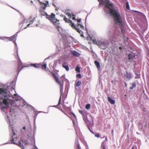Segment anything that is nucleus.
<instances>
[{"mask_svg": "<svg viewBox=\"0 0 149 149\" xmlns=\"http://www.w3.org/2000/svg\"><path fill=\"white\" fill-rule=\"evenodd\" d=\"M101 4L104 3V12L106 15L109 14L113 17L115 23L119 25L121 28V31L118 27H114L108 32L109 40L111 42L117 39L120 36L124 40H127L125 37V33L126 31V22L124 18L120 14L119 11L115 5L113 4L109 0H101Z\"/></svg>", "mask_w": 149, "mask_h": 149, "instance_id": "obj_1", "label": "nucleus"}, {"mask_svg": "<svg viewBox=\"0 0 149 149\" xmlns=\"http://www.w3.org/2000/svg\"><path fill=\"white\" fill-rule=\"evenodd\" d=\"M15 84V81H13L9 85L0 84V109L3 112L9 109V112H13L17 109L19 105H26L24 101L22 104H18L17 102H20L21 100H19L20 97L14 93Z\"/></svg>", "mask_w": 149, "mask_h": 149, "instance_id": "obj_2", "label": "nucleus"}, {"mask_svg": "<svg viewBox=\"0 0 149 149\" xmlns=\"http://www.w3.org/2000/svg\"><path fill=\"white\" fill-rule=\"evenodd\" d=\"M55 15L54 14L52 13L51 15L48 17V18L51 23H53L56 26V29L62 35H64L65 34L64 31H63L62 28L58 25L59 21L55 18Z\"/></svg>", "mask_w": 149, "mask_h": 149, "instance_id": "obj_3", "label": "nucleus"}, {"mask_svg": "<svg viewBox=\"0 0 149 149\" xmlns=\"http://www.w3.org/2000/svg\"><path fill=\"white\" fill-rule=\"evenodd\" d=\"M15 135L14 132L13 130H12L11 134L10 135L11 137L10 141L12 143L17 145L20 147L22 149H24V147L23 146L24 143L23 141L21 140H19L17 137H14Z\"/></svg>", "mask_w": 149, "mask_h": 149, "instance_id": "obj_4", "label": "nucleus"}, {"mask_svg": "<svg viewBox=\"0 0 149 149\" xmlns=\"http://www.w3.org/2000/svg\"><path fill=\"white\" fill-rule=\"evenodd\" d=\"M109 44L108 41L106 40H100L97 41V45L101 49H106Z\"/></svg>", "mask_w": 149, "mask_h": 149, "instance_id": "obj_5", "label": "nucleus"}, {"mask_svg": "<svg viewBox=\"0 0 149 149\" xmlns=\"http://www.w3.org/2000/svg\"><path fill=\"white\" fill-rule=\"evenodd\" d=\"M83 116V119L85 121L88 122L93 120V119L91 114L88 112H81Z\"/></svg>", "mask_w": 149, "mask_h": 149, "instance_id": "obj_6", "label": "nucleus"}, {"mask_svg": "<svg viewBox=\"0 0 149 149\" xmlns=\"http://www.w3.org/2000/svg\"><path fill=\"white\" fill-rule=\"evenodd\" d=\"M52 76L54 78L56 82L60 86V92L61 95L63 93V81H62V83H61L59 80L58 78L55 75L54 73H52Z\"/></svg>", "mask_w": 149, "mask_h": 149, "instance_id": "obj_7", "label": "nucleus"}, {"mask_svg": "<svg viewBox=\"0 0 149 149\" xmlns=\"http://www.w3.org/2000/svg\"><path fill=\"white\" fill-rule=\"evenodd\" d=\"M70 25L72 27L73 29H75L80 34L81 36L82 37H84V36L83 35V33L82 31H81L79 28H77L76 27L74 24L73 23L72 21L70 22Z\"/></svg>", "mask_w": 149, "mask_h": 149, "instance_id": "obj_8", "label": "nucleus"}, {"mask_svg": "<svg viewBox=\"0 0 149 149\" xmlns=\"http://www.w3.org/2000/svg\"><path fill=\"white\" fill-rule=\"evenodd\" d=\"M17 33L18 32L16 33L13 36H11L9 38H8L9 40L10 41H12L14 40V41H13V43L15 44V48L16 49L17 53L18 50H17V43L15 42V41L16 39V37L17 36Z\"/></svg>", "mask_w": 149, "mask_h": 149, "instance_id": "obj_9", "label": "nucleus"}, {"mask_svg": "<svg viewBox=\"0 0 149 149\" xmlns=\"http://www.w3.org/2000/svg\"><path fill=\"white\" fill-rule=\"evenodd\" d=\"M17 56L18 57L19 61L18 62V67L17 68H16L15 69L16 71L17 72V76L18 75L19 72L23 68V65L22 63L21 62V61L18 56V53H17Z\"/></svg>", "mask_w": 149, "mask_h": 149, "instance_id": "obj_10", "label": "nucleus"}, {"mask_svg": "<svg viewBox=\"0 0 149 149\" xmlns=\"http://www.w3.org/2000/svg\"><path fill=\"white\" fill-rule=\"evenodd\" d=\"M47 3H43V4L41 6V8H40V12L41 13L42 12H44V10H45L46 7L48 5H49V2L48 1H47L46 2Z\"/></svg>", "mask_w": 149, "mask_h": 149, "instance_id": "obj_11", "label": "nucleus"}, {"mask_svg": "<svg viewBox=\"0 0 149 149\" xmlns=\"http://www.w3.org/2000/svg\"><path fill=\"white\" fill-rule=\"evenodd\" d=\"M27 136L28 137V138L24 141V143L26 144H29L31 143L32 141L33 140V139L32 138H30V136L28 135Z\"/></svg>", "mask_w": 149, "mask_h": 149, "instance_id": "obj_12", "label": "nucleus"}, {"mask_svg": "<svg viewBox=\"0 0 149 149\" xmlns=\"http://www.w3.org/2000/svg\"><path fill=\"white\" fill-rule=\"evenodd\" d=\"M5 113L7 115V118H8V120H9V125H12V124H11V119H12V118H11L12 116L11 114V112H5Z\"/></svg>", "mask_w": 149, "mask_h": 149, "instance_id": "obj_13", "label": "nucleus"}, {"mask_svg": "<svg viewBox=\"0 0 149 149\" xmlns=\"http://www.w3.org/2000/svg\"><path fill=\"white\" fill-rule=\"evenodd\" d=\"M134 57V55L133 54H129L128 56V58L130 62L132 61Z\"/></svg>", "mask_w": 149, "mask_h": 149, "instance_id": "obj_14", "label": "nucleus"}, {"mask_svg": "<svg viewBox=\"0 0 149 149\" xmlns=\"http://www.w3.org/2000/svg\"><path fill=\"white\" fill-rule=\"evenodd\" d=\"M26 109L29 110L30 111H33L34 112H42V111H36L35 110L34 108L31 105H29V104H27L26 106Z\"/></svg>", "mask_w": 149, "mask_h": 149, "instance_id": "obj_15", "label": "nucleus"}, {"mask_svg": "<svg viewBox=\"0 0 149 149\" xmlns=\"http://www.w3.org/2000/svg\"><path fill=\"white\" fill-rule=\"evenodd\" d=\"M107 99L108 101L111 104H113L115 103V101L114 100L111 98L110 97L108 96L107 97Z\"/></svg>", "mask_w": 149, "mask_h": 149, "instance_id": "obj_16", "label": "nucleus"}, {"mask_svg": "<svg viewBox=\"0 0 149 149\" xmlns=\"http://www.w3.org/2000/svg\"><path fill=\"white\" fill-rule=\"evenodd\" d=\"M62 66L65 68L67 71H68L69 70V67L66 63H63L62 64Z\"/></svg>", "mask_w": 149, "mask_h": 149, "instance_id": "obj_17", "label": "nucleus"}, {"mask_svg": "<svg viewBox=\"0 0 149 149\" xmlns=\"http://www.w3.org/2000/svg\"><path fill=\"white\" fill-rule=\"evenodd\" d=\"M72 54L74 56L76 57H79L81 55L79 53L75 51H74L72 52Z\"/></svg>", "mask_w": 149, "mask_h": 149, "instance_id": "obj_18", "label": "nucleus"}, {"mask_svg": "<svg viewBox=\"0 0 149 149\" xmlns=\"http://www.w3.org/2000/svg\"><path fill=\"white\" fill-rule=\"evenodd\" d=\"M125 75L126 77V78L129 80H130L131 78V75L130 73H128L127 72L125 74Z\"/></svg>", "mask_w": 149, "mask_h": 149, "instance_id": "obj_19", "label": "nucleus"}, {"mask_svg": "<svg viewBox=\"0 0 149 149\" xmlns=\"http://www.w3.org/2000/svg\"><path fill=\"white\" fill-rule=\"evenodd\" d=\"M94 63L96 65L97 68L99 70L100 69V64L99 62L97 61H94Z\"/></svg>", "mask_w": 149, "mask_h": 149, "instance_id": "obj_20", "label": "nucleus"}, {"mask_svg": "<svg viewBox=\"0 0 149 149\" xmlns=\"http://www.w3.org/2000/svg\"><path fill=\"white\" fill-rule=\"evenodd\" d=\"M2 40L5 41H8L9 40L8 37H0V40Z\"/></svg>", "mask_w": 149, "mask_h": 149, "instance_id": "obj_21", "label": "nucleus"}, {"mask_svg": "<svg viewBox=\"0 0 149 149\" xmlns=\"http://www.w3.org/2000/svg\"><path fill=\"white\" fill-rule=\"evenodd\" d=\"M132 86L130 87L131 90H133L134 88H136V84L135 82H133L132 84Z\"/></svg>", "mask_w": 149, "mask_h": 149, "instance_id": "obj_22", "label": "nucleus"}, {"mask_svg": "<svg viewBox=\"0 0 149 149\" xmlns=\"http://www.w3.org/2000/svg\"><path fill=\"white\" fill-rule=\"evenodd\" d=\"M40 64V67L41 66L42 68V69H44L45 70L47 68V65L46 64H44V65H42L41 64Z\"/></svg>", "mask_w": 149, "mask_h": 149, "instance_id": "obj_23", "label": "nucleus"}, {"mask_svg": "<svg viewBox=\"0 0 149 149\" xmlns=\"http://www.w3.org/2000/svg\"><path fill=\"white\" fill-rule=\"evenodd\" d=\"M80 68L78 66V65H77L75 69L76 71L77 72H80Z\"/></svg>", "mask_w": 149, "mask_h": 149, "instance_id": "obj_24", "label": "nucleus"}, {"mask_svg": "<svg viewBox=\"0 0 149 149\" xmlns=\"http://www.w3.org/2000/svg\"><path fill=\"white\" fill-rule=\"evenodd\" d=\"M77 28H79V27H80V28H81L82 29H84V26L81 25V24H80L78 23L77 26Z\"/></svg>", "mask_w": 149, "mask_h": 149, "instance_id": "obj_25", "label": "nucleus"}, {"mask_svg": "<svg viewBox=\"0 0 149 149\" xmlns=\"http://www.w3.org/2000/svg\"><path fill=\"white\" fill-rule=\"evenodd\" d=\"M40 64H31V65L33 66L36 68H38L40 67Z\"/></svg>", "mask_w": 149, "mask_h": 149, "instance_id": "obj_26", "label": "nucleus"}, {"mask_svg": "<svg viewBox=\"0 0 149 149\" xmlns=\"http://www.w3.org/2000/svg\"><path fill=\"white\" fill-rule=\"evenodd\" d=\"M81 84V82L80 81H78L76 84L75 86L78 87Z\"/></svg>", "mask_w": 149, "mask_h": 149, "instance_id": "obj_27", "label": "nucleus"}, {"mask_svg": "<svg viewBox=\"0 0 149 149\" xmlns=\"http://www.w3.org/2000/svg\"><path fill=\"white\" fill-rule=\"evenodd\" d=\"M69 114L70 115V116H68V117L70 118H71L70 116H73L74 118L76 117L75 115L72 112H70Z\"/></svg>", "mask_w": 149, "mask_h": 149, "instance_id": "obj_28", "label": "nucleus"}, {"mask_svg": "<svg viewBox=\"0 0 149 149\" xmlns=\"http://www.w3.org/2000/svg\"><path fill=\"white\" fill-rule=\"evenodd\" d=\"M64 20L65 21V22L69 23L71 21L69 19H68L66 17H64Z\"/></svg>", "mask_w": 149, "mask_h": 149, "instance_id": "obj_29", "label": "nucleus"}, {"mask_svg": "<svg viewBox=\"0 0 149 149\" xmlns=\"http://www.w3.org/2000/svg\"><path fill=\"white\" fill-rule=\"evenodd\" d=\"M91 107V105L90 104H86L85 106V108L87 109H89Z\"/></svg>", "mask_w": 149, "mask_h": 149, "instance_id": "obj_30", "label": "nucleus"}, {"mask_svg": "<svg viewBox=\"0 0 149 149\" xmlns=\"http://www.w3.org/2000/svg\"><path fill=\"white\" fill-rule=\"evenodd\" d=\"M35 19V18H34L33 19V20H32V21H31L30 22V23L29 24L27 25V27H28L29 26V25L30 24H32L33 22H34V19Z\"/></svg>", "mask_w": 149, "mask_h": 149, "instance_id": "obj_31", "label": "nucleus"}, {"mask_svg": "<svg viewBox=\"0 0 149 149\" xmlns=\"http://www.w3.org/2000/svg\"><path fill=\"white\" fill-rule=\"evenodd\" d=\"M28 22V21L27 20H26L25 18H23V19L22 21V22L21 23V24H23L24 23H27Z\"/></svg>", "mask_w": 149, "mask_h": 149, "instance_id": "obj_32", "label": "nucleus"}, {"mask_svg": "<svg viewBox=\"0 0 149 149\" xmlns=\"http://www.w3.org/2000/svg\"><path fill=\"white\" fill-rule=\"evenodd\" d=\"M126 8L127 10L130 9V6L129 5L128 2H127L126 3Z\"/></svg>", "mask_w": 149, "mask_h": 149, "instance_id": "obj_33", "label": "nucleus"}, {"mask_svg": "<svg viewBox=\"0 0 149 149\" xmlns=\"http://www.w3.org/2000/svg\"><path fill=\"white\" fill-rule=\"evenodd\" d=\"M81 77V75L80 74H77L76 75V77Z\"/></svg>", "mask_w": 149, "mask_h": 149, "instance_id": "obj_34", "label": "nucleus"}, {"mask_svg": "<svg viewBox=\"0 0 149 149\" xmlns=\"http://www.w3.org/2000/svg\"><path fill=\"white\" fill-rule=\"evenodd\" d=\"M61 97L59 99L58 103V105H60L61 104Z\"/></svg>", "mask_w": 149, "mask_h": 149, "instance_id": "obj_35", "label": "nucleus"}, {"mask_svg": "<svg viewBox=\"0 0 149 149\" xmlns=\"http://www.w3.org/2000/svg\"><path fill=\"white\" fill-rule=\"evenodd\" d=\"M95 137L99 138L100 137V135L99 134L97 133L95 135Z\"/></svg>", "mask_w": 149, "mask_h": 149, "instance_id": "obj_36", "label": "nucleus"}, {"mask_svg": "<svg viewBox=\"0 0 149 149\" xmlns=\"http://www.w3.org/2000/svg\"><path fill=\"white\" fill-rule=\"evenodd\" d=\"M76 20L77 21L78 23H80L81 21V19H77Z\"/></svg>", "mask_w": 149, "mask_h": 149, "instance_id": "obj_37", "label": "nucleus"}, {"mask_svg": "<svg viewBox=\"0 0 149 149\" xmlns=\"http://www.w3.org/2000/svg\"><path fill=\"white\" fill-rule=\"evenodd\" d=\"M93 42H94V44L96 43V44L97 45V41H96L95 40H93Z\"/></svg>", "mask_w": 149, "mask_h": 149, "instance_id": "obj_38", "label": "nucleus"}, {"mask_svg": "<svg viewBox=\"0 0 149 149\" xmlns=\"http://www.w3.org/2000/svg\"><path fill=\"white\" fill-rule=\"evenodd\" d=\"M55 107V106H49V107H48V109H49L50 107Z\"/></svg>", "mask_w": 149, "mask_h": 149, "instance_id": "obj_39", "label": "nucleus"}, {"mask_svg": "<svg viewBox=\"0 0 149 149\" xmlns=\"http://www.w3.org/2000/svg\"><path fill=\"white\" fill-rule=\"evenodd\" d=\"M53 5L55 7H56V6L54 3H52Z\"/></svg>", "mask_w": 149, "mask_h": 149, "instance_id": "obj_40", "label": "nucleus"}, {"mask_svg": "<svg viewBox=\"0 0 149 149\" xmlns=\"http://www.w3.org/2000/svg\"><path fill=\"white\" fill-rule=\"evenodd\" d=\"M34 149H38L37 148L36 146H34Z\"/></svg>", "mask_w": 149, "mask_h": 149, "instance_id": "obj_41", "label": "nucleus"}, {"mask_svg": "<svg viewBox=\"0 0 149 149\" xmlns=\"http://www.w3.org/2000/svg\"><path fill=\"white\" fill-rule=\"evenodd\" d=\"M23 129L24 130H25V129H26L25 127L24 126V127H23Z\"/></svg>", "mask_w": 149, "mask_h": 149, "instance_id": "obj_42", "label": "nucleus"}, {"mask_svg": "<svg viewBox=\"0 0 149 149\" xmlns=\"http://www.w3.org/2000/svg\"><path fill=\"white\" fill-rule=\"evenodd\" d=\"M49 57H48L47 58H46L45 59V60H46V59H48V58H49Z\"/></svg>", "mask_w": 149, "mask_h": 149, "instance_id": "obj_43", "label": "nucleus"}, {"mask_svg": "<svg viewBox=\"0 0 149 149\" xmlns=\"http://www.w3.org/2000/svg\"><path fill=\"white\" fill-rule=\"evenodd\" d=\"M71 15L70 14V13H69L68 14V16H70Z\"/></svg>", "mask_w": 149, "mask_h": 149, "instance_id": "obj_44", "label": "nucleus"}, {"mask_svg": "<svg viewBox=\"0 0 149 149\" xmlns=\"http://www.w3.org/2000/svg\"><path fill=\"white\" fill-rule=\"evenodd\" d=\"M134 147L133 146L132 148V149H134Z\"/></svg>", "mask_w": 149, "mask_h": 149, "instance_id": "obj_45", "label": "nucleus"}, {"mask_svg": "<svg viewBox=\"0 0 149 149\" xmlns=\"http://www.w3.org/2000/svg\"><path fill=\"white\" fill-rule=\"evenodd\" d=\"M72 19L73 20H74V19L76 20V19H75V17L73 18Z\"/></svg>", "mask_w": 149, "mask_h": 149, "instance_id": "obj_46", "label": "nucleus"}, {"mask_svg": "<svg viewBox=\"0 0 149 149\" xmlns=\"http://www.w3.org/2000/svg\"><path fill=\"white\" fill-rule=\"evenodd\" d=\"M79 112H82V111L79 110Z\"/></svg>", "mask_w": 149, "mask_h": 149, "instance_id": "obj_47", "label": "nucleus"}, {"mask_svg": "<svg viewBox=\"0 0 149 149\" xmlns=\"http://www.w3.org/2000/svg\"><path fill=\"white\" fill-rule=\"evenodd\" d=\"M112 134H113V130H112Z\"/></svg>", "mask_w": 149, "mask_h": 149, "instance_id": "obj_48", "label": "nucleus"}, {"mask_svg": "<svg viewBox=\"0 0 149 149\" xmlns=\"http://www.w3.org/2000/svg\"><path fill=\"white\" fill-rule=\"evenodd\" d=\"M31 2L32 3H33V1H31Z\"/></svg>", "mask_w": 149, "mask_h": 149, "instance_id": "obj_49", "label": "nucleus"}, {"mask_svg": "<svg viewBox=\"0 0 149 149\" xmlns=\"http://www.w3.org/2000/svg\"><path fill=\"white\" fill-rule=\"evenodd\" d=\"M120 49H122V48L120 47Z\"/></svg>", "mask_w": 149, "mask_h": 149, "instance_id": "obj_50", "label": "nucleus"}, {"mask_svg": "<svg viewBox=\"0 0 149 149\" xmlns=\"http://www.w3.org/2000/svg\"><path fill=\"white\" fill-rule=\"evenodd\" d=\"M36 26H38V24H36Z\"/></svg>", "mask_w": 149, "mask_h": 149, "instance_id": "obj_51", "label": "nucleus"}, {"mask_svg": "<svg viewBox=\"0 0 149 149\" xmlns=\"http://www.w3.org/2000/svg\"><path fill=\"white\" fill-rule=\"evenodd\" d=\"M26 27H25V28H24V29H26Z\"/></svg>", "mask_w": 149, "mask_h": 149, "instance_id": "obj_52", "label": "nucleus"}, {"mask_svg": "<svg viewBox=\"0 0 149 149\" xmlns=\"http://www.w3.org/2000/svg\"><path fill=\"white\" fill-rule=\"evenodd\" d=\"M57 8H56V10H57Z\"/></svg>", "mask_w": 149, "mask_h": 149, "instance_id": "obj_53", "label": "nucleus"}, {"mask_svg": "<svg viewBox=\"0 0 149 149\" xmlns=\"http://www.w3.org/2000/svg\"><path fill=\"white\" fill-rule=\"evenodd\" d=\"M1 3V1L0 0V3Z\"/></svg>", "mask_w": 149, "mask_h": 149, "instance_id": "obj_54", "label": "nucleus"}, {"mask_svg": "<svg viewBox=\"0 0 149 149\" xmlns=\"http://www.w3.org/2000/svg\"><path fill=\"white\" fill-rule=\"evenodd\" d=\"M135 12H137V11H136H136H135Z\"/></svg>", "mask_w": 149, "mask_h": 149, "instance_id": "obj_55", "label": "nucleus"}, {"mask_svg": "<svg viewBox=\"0 0 149 149\" xmlns=\"http://www.w3.org/2000/svg\"><path fill=\"white\" fill-rule=\"evenodd\" d=\"M89 130H90V128H89Z\"/></svg>", "mask_w": 149, "mask_h": 149, "instance_id": "obj_56", "label": "nucleus"}, {"mask_svg": "<svg viewBox=\"0 0 149 149\" xmlns=\"http://www.w3.org/2000/svg\"><path fill=\"white\" fill-rule=\"evenodd\" d=\"M22 101L23 102V100H22Z\"/></svg>", "mask_w": 149, "mask_h": 149, "instance_id": "obj_57", "label": "nucleus"}]
</instances>
